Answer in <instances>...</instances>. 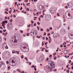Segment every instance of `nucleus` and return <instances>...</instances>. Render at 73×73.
<instances>
[{
  "mask_svg": "<svg viewBox=\"0 0 73 73\" xmlns=\"http://www.w3.org/2000/svg\"><path fill=\"white\" fill-rule=\"evenodd\" d=\"M48 64H50L51 67H49L48 69L49 71L51 72L53 70V69L55 68V64L54 63L52 60H50L48 62Z\"/></svg>",
  "mask_w": 73,
  "mask_h": 73,
  "instance_id": "obj_1",
  "label": "nucleus"
},
{
  "mask_svg": "<svg viewBox=\"0 0 73 73\" xmlns=\"http://www.w3.org/2000/svg\"><path fill=\"white\" fill-rule=\"evenodd\" d=\"M9 62L11 63L12 62L13 63V66H15V59L13 58H11L9 60Z\"/></svg>",
  "mask_w": 73,
  "mask_h": 73,
  "instance_id": "obj_2",
  "label": "nucleus"
},
{
  "mask_svg": "<svg viewBox=\"0 0 73 73\" xmlns=\"http://www.w3.org/2000/svg\"><path fill=\"white\" fill-rule=\"evenodd\" d=\"M27 45L25 44L23 46V48L24 49V50H25V52H28V48H27Z\"/></svg>",
  "mask_w": 73,
  "mask_h": 73,
  "instance_id": "obj_3",
  "label": "nucleus"
},
{
  "mask_svg": "<svg viewBox=\"0 0 73 73\" xmlns=\"http://www.w3.org/2000/svg\"><path fill=\"white\" fill-rule=\"evenodd\" d=\"M55 11V10H54V9L52 7L51 8L50 10V11L51 13H54Z\"/></svg>",
  "mask_w": 73,
  "mask_h": 73,
  "instance_id": "obj_4",
  "label": "nucleus"
},
{
  "mask_svg": "<svg viewBox=\"0 0 73 73\" xmlns=\"http://www.w3.org/2000/svg\"><path fill=\"white\" fill-rule=\"evenodd\" d=\"M12 27V23H10V24L8 25V29L11 28Z\"/></svg>",
  "mask_w": 73,
  "mask_h": 73,
  "instance_id": "obj_5",
  "label": "nucleus"
},
{
  "mask_svg": "<svg viewBox=\"0 0 73 73\" xmlns=\"http://www.w3.org/2000/svg\"><path fill=\"white\" fill-rule=\"evenodd\" d=\"M11 42H13V44L14 45H17V41L16 40H14L13 42V40H12Z\"/></svg>",
  "mask_w": 73,
  "mask_h": 73,
  "instance_id": "obj_6",
  "label": "nucleus"
},
{
  "mask_svg": "<svg viewBox=\"0 0 73 73\" xmlns=\"http://www.w3.org/2000/svg\"><path fill=\"white\" fill-rule=\"evenodd\" d=\"M67 5H68L69 8H70L72 7V3L71 2H70L68 3Z\"/></svg>",
  "mask_w": 73,
  "mask_h": 73,
  "instance_id": "obj_7",
  "label": "nucleus"
},
{
  "mask_svg": "<svg viewBox=\"0 0 73 73\" xmlns=\"http://www.w3.org/2000/svg\"><path fill=\"white\" fill-rule=\"evenodd\" d=\"M66 16L67 19H69L70 17V13H68V15H66Z\"/></svg>",
  "mask_w": 73,
  "mask_h": 73,
  "instance_id": "obj_8",
  "label": "nucleus"
},
{
  "mask_svg": "<svg viewBox=\"0 0 73 73\" xmlns=\"http://www.w3.org/2000/svg\"><path fill=\"white\" fill-rule=\"evenodd\" d=\"M64 54H67L69 52V50H65L64 51Z\"/></svg>",
  "mask_w": 73,
  "mask_h": 73,
  "instance_id": "obj_9",
  "label": "nucleus"
},
{
  "mask_svg": "<svg viewBox=\"0 0 73 73\" xmlns=\"http://www.w3.org/2000/svg\"><path fill=\"white\" fill-rule=\"evenodd\" d=\"M40 58L42 59V60H44V56H40Z\"/></svg>",
  "mask_w": 73,
  "mask_h": 73,
  "instance_id": "obj_10",
  "label": "nucleus"
},
{
  "mask_svg": "<svg viewBox=\"0 0 73 73\" xmlns=\"http://www.w3.org/2000/svg\"><path fill=\"white\" fill-rule=\"evenodd\" d=\"M39 8L40 10L42 9V5L40 6H39Z\"/></svg>",
  "mask_w": 73,
  "mask_h": 73,
  "instance_id": "obj_11",
  "label": "nucleus"
},
{
  "mask_svg": "<svg viewBox=\"0 0 73 73\" xmlns=\"http://www.w3.org/2000/svg\"><path fill=\"white\" fill-rule=\"evenodd\" d=\"M50 15H47L46 16V17L47 19H49L50 18Z\"/></svg>",
  "mask_w": 73,
  "mask_h": 73,
  "instance_id": "obj_12",
  "label": "nucleus"
},
{
  "mask_svg": "<svg viewBox=\"0 0 73 73\" xmlns=\"http://www.w3.org/2000/svg\"><path fill=\"white\" fill-rule=\"evenodd\" d=\"M13 21V20L12 19H10V20H9V21L10 22H11V23L12 22V21Z\"/></svg>",
  "mask_w": 73,
  "mask_h": 73,
  "instance_id": "obj_13",
  "label": "nucleus"
},
{
  "mask_svg": "<svg viewBox=\"0 0 73 73\" xmlns=\"http://www.w3.org/2000/svg\"><path fill=\"white\" fill-rule=\"evenodd\" d=\"M4 22L5 23H6V24H7V23H8V21H7V20H6L4 21Z\"/></svg>",
  "mask_w": 73,
  "mask_h": 73,
  "instance_id": "obj_14",
  "label": "nucleus"
},
{
  "mask_svg": "<svg viewBox=\"0 0 73 73\" xmlns=\"http://www.w3.org/2000/svg\"><path fill=\"white\" fill-rule=\"evenodd\" d=\"M0 64H2V65H3V64H4V63H3V62H0Z\"/></svg>",
  "mask_w": 73,
  "mask_h": 73,
  "instance_id": "obj_15",
  "label": "nucleus"
},
{
  "mask_svg": "<svg viewBox=\"0 0 73 73\" xmlns=\"http://www.w3.org/2000/svg\"><path fill=\"white\" fill-rule=\"evenodd\" d=\"M26 11H29V9L28 8H26Z\"/></svg>",
  "mask_w": 73,
  "mask_h": 73,
  "instance_id": "obj_16",
  "label": "nucleus"
},
{
  "mask_svg": "<svg viewBox=\"0 0 73 73\" xmlns=\"http://www.w3.org/2000/svg\"><path fill=\"white\" fill-rule=\"evenodd\" d=\"M25 60H26V61H28V60L27 59L28 58L26 57H25Z\"/></svg>",
  "mask_w": 73,
  "mask_h": 73,
  "instance_id": "obj_17",
  "label": "nucleus"
},
{
  "mask_svg": "<svg viewBox=\"0 0 73 73\" xmlns=\"http://www.w3.org/2000/svg\"><path fill=\"white\" fill-rule=\"evenodd\" d=\"M5 22H4V21H3L2 23V24H3V25H5Z\"/></svg>",
  "mask_w": 73,
  "mask_h": 73,
  "instance_id": "obj_18",
  "label": "nucleus"
},
{
  "mask_svg": "<svg viewBox=\"0 0 73 73\" xmlns=\"http://www.w3.org/2000/svg\"><path fill=\"white\" fill-rule=\"evenodd\" d=\"M31 67H32V68H33V67L35 68H36V67L34 66H31Z\"/></svg>",
  "mask_w": 73,
  "mask_h": 73,
  "instance_id": "obj_19",
  "label": "nucleus"
},
{
  "mask_svg": "<svg viewBox=\"0 0 73 73\" xmlns=\"http://www.w3.org/2000/svg\"><path fill=\"white\" fill-rule=\"evenodd\" d=\"M21 58H24V56L23 55H22L21 57Z\"/></svg>",
  "mask_w": 73,
  "mask_h": 73,
  "instance_id": "obj_20",
  "label": "nucleus"
},
{
  "mask_svg": "<svg viewBox=\"0 0 73 73\" xmlns=\"http://www.w3.org/2000/svg\"><path fill=\"white\" fill-rule=\"evenodd\" d=\"M12 52L13 53H15V50H13L12 51Z\"/></svg>",
  "mask_w": 73,
  "mask_h": 73,
  "instance_id": "obj_21",
  "label": "nucleus"
},
{
  "mask_svg": "<svg viewBox=\"0 0 73 73\" xmlns=\"http://www.w3.org/2000/svg\"><path fill=\"white\" fill-rule=\"evenodd\" d=\"M42 46H43L44 45V41H43L42 42Z\"/></svg>",
  "mask_w": 73,
  "mask_h": 73,
  "instance_id": "obj_22",
  "label": "nucleus"
},
{
  "mask_svg": "<svg viewBox=\"0 0 73 73\" xmlns=\"http://www.w3.org/2000/svg\"><path fill=\"white\" fill-rule=\"evenodd\" d=\"M69 66V64H68V65L66 66V67L67 68H69L68 67V66Z\"/></svg>",
  "mask_w": 73,
  "mask_h": 73,
  "instance_id": "obj_23",
  "label": "nucleus"
},
{
  "mask_svg": "<svg viewBox=\"0 0 73 73\" xmlns=\"http://www.w3.org/2000/svg\"><path fill=\"white\" fill-rule=\"evenodd\" d=\"M38 52H40V50H38L36 51V53H37Z\"/></svg>",
  "mask_w": 73,
  "mask_h": 73,
  "instance_id": "obj_24",
  "label": "nucleus"
},
{
  "mask_svg": "<svg viewBox=\"0 0 73 73\" xmlns=\"http://www.w3.org/2000/svg\"><path fill=\"white\" fill-rule=\"evenodd\" d=\"M5 13L6 14H8V12L7 11H5Z\"/></svg>",
  "mask_w": 73,
  "mask_h": 73,
  "instance_id": "obj_25",
  "label": "nucleus"
},
{
  "mask_svg": "<svg viewBox=\"0 0 73 73\" xmlns=\"http://www.w3.org/2000/svg\"><path fill=\"white\" fill-rule=\"evenodd\" d=\"M37 24H38V25H40V22H37Z\"/></svg>",
  "mask_w": 73,
  "mask_h": 73,
  "instance_id": "obj_26",
  "label": "nucleus"
},
{
  "mask_svg": "<svg viewBox=\"0 0 73 73\" xmlns=\"http://www.w3.org/2000/svg\"><path fill=\"white\" fill-rule=\"evenodd\" d=\"M6 49H8V46H6L5 47Z\"/></svg>",
  "mask_w": 73,
  "mask_h": 73,
  "instance_id": "obj_27",
  "label": "nucleus"
},
{
  "mask_svg": "<svg viewBox=\"0 0 73 73\" xmlns=\"http://www.w3.org/2000/svg\"><path fill=\"white\" fill-rule=\"evenodd\" d=\"M27 36H29V33H27Z\"/></svg>",
  "mask_w": 73,
  "mask_h": 73,
  "instance_id": "obj_28",
  "label": "nucleus"
},
{
  "mask_svg": "<svg viewBox=\"0 0 73 73\" xmlns=\"http://www.w3.org/2000/svg\"><path fill=\"white\" fill-rule=\"evenodd\" d=\"M66 72L67 73H69V70H66Z\"/></svg>",
  "mask_w": 73,
  "mask_h": 73,
  "instance_id": "obj_29",
  "label": "nucleus"
},
{
  "mask_svg": "<svg viewBox=\"0 0 73 73\" xmlns=\"http://www.w3.org/2000/svg\"><path fill=\"white\" fill-rule=\"evenodd\" d=\"M40 30L41 31H44V30H43V29H42V28H41L40 29Z\"/></svg>",
  "mask_w": 73,
  "mask_h": 73,
  "instance_id": "obj_30",
  "label": "nucleus"
},
{
  "mask_svg": "<svg viewBox=\"0 0 73 73\" xmlns=\"http://www.w3.org/2000/svg\"><path fill=\"white\" fill-rule=\"evenodd\" d=\"M60 46L61 48H62V47H63V44L60 45Z\"/></svg>",
  "mask_w": 73,
  "mask_h": 73,
  "instance_id": "obj_31",
  "label": "nucleus"
},
{
  "mask_svg": "<svg viewBox=\"0 0 73 73\" xmlns=\"http://www.w3.org/2000/svg\"><path fill=\"white\" fill-rule=\"evenodd\" d=\"M52 56L51 55H50L49 56V57L50 58H51L52 57Z\"/></svg>",
  "mask_w": 73,
  "mask_h": 73,
  "instance_id": "obj_32",
  "label": "nucleus"
},
{
  "mask_svg": "<svg viewBox=\"0 0 73 73\" xmlns=\"http://www.w3.org/2000/svg\"><path fill=\"white\" fill-rule=\"evenodd\" d=\"M73 54H71L70 53V54H68L69 56H70V55H72Z\"/></svg>",
  "mask_w": 73,
  "mask_h": 73,
  "instance_id": "obj_33",
  "label": "nucleus"
},
{
  "mask_svg": "<svg viewBox=\"0 0 73 73\" xmlns=\"http://www.w3.org/2000/svg\"><path fill=\"white\" fill-rule=\"evenodd\" d=\"M42 50H41V51H42V52L43 50H44V48H42Z\"/></svg>",
  "mask_w": 73,
  "mask_h": 73,
  "instance_id": "obj_34",
  "label": "nucleus"
},
{
  "mask_svg": "<svg viewBox=\"0 0 73 73\" xmlns=\"http://www.w3.org/2000/svg\"><path fill=\"white\" fill-rule=\"evenodd\" d=\"M32 31H31L30 33V34L31 36H32Z\"/></svg>",
  "mask_w": 73,
  "mask_h": 73,
  "instance_id": "obj_35",
  "label": "nucleus"
},
{
  "mask_svg": "<svg viewBox=\"0 0 73 73\" xmlns=\"http://www.w3.org/2000/svg\"><path fill=\"white\" fill-rule=\"evenodd\" d=\"M8 70H9V69H10V67L8 66Z\"/></svg>",
  "mask_w": 73,
  "mask_h": 73,
  "instance_id": "obj_36",
  "label": "nucleus"
},
{
  "mask_svg": "<svg viewBox=\"0 0 73 73\" xmlns=\"http://www.w3.org/2000/svg\"><path fill=\"white\" fill-rule=\"evenodd\" d=\"M50 33H48L47 34V36H50Z\"/></svg>",
  "mask_w": 73,
  "mask_h": 73,
  "instance_id": "obj_37",
  "label": "nucleus"
},
{
  "mask_svg": "<svg viewBox=\"0 0 73 73\" xmlns=\"http://www.w3.org/2000/svg\"><path fill=\"white\" fill-rule=\"evenodd\" d=\"M20 32L21 33H23V31L22 30H21L20 31Z\"/></svg>",
  "mask_w": 73,
  "mask_h": 73,
  "instance_id": "obj_38",
  "label": "nucleus"
},
{
  "mask_svg": "<svg viewBox=\"0 0 73 73\" xmlns=\"http://www.w3.org/2000/svg\"><path fill=\"white\" fill-rule=\"evenodd\" d=\"M3 32H6V30H3Z\"/></svg>",
  "mask_w": 73,
  "mask_h": 73,
  "instance_id": "obj_39",
  "label": "nucleus"
},
{
  "mask_svg": "<svg viewBox=\"0 0 73 73\" xmlns=\"http://www.w3.org/2000/svg\"><path fill=\"white\" fill-rule=\"evenodd\" d=\"M0 33H3V31L1 30H0Z\"/></svg>",
  "mask_w": 73,
  "mask_h": 73,
  "instance_id": "obj_40",
  "label": "nucleus"
},
{
  "mask_svg": "<svg viewBox=\"0 0 73 73\" xmlns=\"http://www.w3.org/2000/svg\"><path fill=\"white\" fill-rule=\"evenodd\" d=\"M46 33H44V34L43 35V36H45L46 35Z\"/></svg>",
  "mask_w": 73,
  "mask_h": 73,
  "instance_id": "obj_41",
  "label": "nucleus"
},
{
  "mask_svg": "<svg viewBox=\"0 0 73 73\" xmlns=\"http://www.w3.org/2000/svg\"><path fill=\"white\" fill-rule=\"evenodd\" d=\"M34 26H36V23H35L34 24Z\"/></svg>",
  "mask_w": 73,
  "mask_h": 73,
  "instance_id": "obj_42",
  "label": "nucleus"
},
{
  "mask_svg": "<svg viewBox=\"0 0 73 73\" xmlns=\"http://www.w3.org/2000/svg\"><path fill=\"white\" fill-rule=\"evenodd\" d=\"M45 38L44 37H43L42 38V40H45Z\"/></svg>",
  "mask_w": 73,
  "mask_h": 73,
  "instance_id": "obj_43",
  "label": "nucleus"
},
{
  "mask_svg": "<svg viewBox=\"0 0 73 73\" xmlns=\"http://www.w3.org/2000/svg\"><path fill=\"white\" fill-rule=\"evenodd\" d=\"M49 32V29H47V32Z\"/></svg>",
  "mask_w": 73,
  "mask_h": 73,
  "instance_id": "obj_44",
  "label": "nucleus"
},
{
  "mask_svg": "<svg viewBox=\"0 0 73 73\" xmlns=\"http://www.w3.org/2000/svg\"><path fill=\"white\" fill-rule=\"evenodd\" d=\"M64 57H66V58H67V55H66L64 56Z\"/></svg>",
  "mask_w": 73,
  "mask_h": 73,
  "instance_id": "obj_45",
  "label": "nucleus"
},
{
  "mask_svg": "<svg viewBox=\"0 0 73 73\" xmlns=\"http://www.w3.org/2000/svg\"><path fill=\"white\" fill-rule=\"evenodd\" d=\"M31 23L33 24V23H34V21H31Z\"/></svg>",
  "mask_w": 73,
  "mask_h": 73,
  "instance_id": "obj_46",
  "label": "nucleus"
},
{
  "mask_svg": "<svg viewBox=\"0 0 73 73\" xmlns=\"http://www.w3.org/2000/svg\"><path fill=\"white\" fill-rule=\"evenodd\" d=\"M53 71H55V72H56V71H57V69H54L53 70Z\"/></svg>",
  "mask_w": 73,
  "mask_h": 73,
  "instance_id": "obj_47",
  "label": "nucleus"
},
{
  "mask_svg": "<svg viewBox=\"0 0 73 73\" xmlns=\"http://www.w3.org/2000/svg\"><path fill=\"white\" fill-rule=\"evenodd\" d=\"M48 44V42H46V43H45V45H46V44Z\"/></svg>",
  "mask_w": 73,
  "mask_h": 73,
  "instance_id": "obj_48",
  "label": "nucleus"
},
{
  "mask_svg": "<svg viewBox=\"0 0 73 73\" xmlns=\"http://www.w3.org/2000/svg\"><path fill=\"white\" fill-rule=\"evenodd\" d=\"M2 27H3V28H5V27H4V25H2Z\"/></svg>",
  "mask_w": 73,
  "mask_h": 73,
  "instance_id": "obj_49",
  "label": "nucleus"
},
{
  "mask_svg": "<svg viewBox=\"0 0 73 73\" xmlns=\"http://www.w3.org/2000/svg\"><path fill=\"white\" fill-rule=\"evenodd\" d=\"M17 2H15V5H17Z\"/></svg>",
  "mask_w": 73,
  "mask_h": 73,
  "instance_id": "obj_50",
  "label": "nucleus"
},
{
  "mask_svg": "<svg viewBox=\"0 0 73 73\" xmlns=\"http://www.w3.org/2000/svg\"><path fill=\"white\" fill-rule=\"evenodd\" d=\"M31 27V25L29 24V25L27 26L28 27Z\"/></svg>",
  "mask_w": 73,
  "mask_h": 73,
  "instance_id": "obj_51",
  "label": "nucleus"
},
{
  "mask_svg": "<svg viewBox=\"0 0 73 73\" xmlns=\"http://www.w3.org/2000/svg\"><path fill=\"white\" fill-rule=\"evenodd\" d=\"M5 18H6L5 19V20H6V19H7V17H5Z\"/></svg>",
  "mask_w": 73,
  "mask_h": 73,
  "instance_id": "obj_52",
  "label": "nucleus"
},
{
  "mask_svg": "<svg viewBox=\"0 0 73 73\" xmlns=\"http://www.w3.org/2000/svg\"><path fill=\"white\" fill-rule=\"evenodd\" d=\"M24 13L25 14H27V11H25L24 12Z\"/></svg>",
  "mask_w": 73,
  "mask_h": 73,
  "instance_id": "obj_53",
  "label": "nucleus"
},
{
  "mask_svg": "<svg viewBox=\"0 0 73 73\" xmlns=\"http://www.w3.org/2000/svg\"><path fill=\"white\" fill-rule=\"evenodd\" d=\"M46 60V61H48V60H49V58H47Z\"/></svg>",
  "mask_w": 73,
  "mask_h": 73,
  "instance_id": "obj_54",
  "label": "nucleus"
},
{
  "mask_svg": "<svg viewBox=\"0 0 73 73\" xmlns=\"http://www.w3.org/2000/svg\"><path fill=\"white\" fill-rule=\"evenodd\" d=\"M44 11H46V10H45V9H44V10L42 11L43 13H44Z\"/></svg>",
  "mask_w": 73,
  "mask_h": 73,
  "instance_id": "obj_55",
  "label": "nucleus"
},
{
  "mask_svg": "<svg viewBox=\"0 0 73 73\" xmlns=\"http://www.w3.org/2000/svg\"><path fill=\"white\" fill-rule=\"evenodd\" d=\"M28 0H25V2H26V1H27V2H28Z\"/></svg>",
  "mask_w": 73,
  "mask_h": 73,
  "instance_id": "obj_56",
  "label": "nucleus"
},
{
  "mask_svg": "<svg viewBox=\"0 0 73 73\" xmlns=\"http://www.w3.org/2000/svg\"><path fill=\"white\" fill-rule=\"evenodd\" d=\"M57 16H60V15H59V13H58L57 14Z\"/></svg>",
  "mask_w": 73,
  "mask_h": 73,
  "instance_id": "obj_57",
  "label": "nucleus"
},
{
  "mask_svg": "<svg viewBox=\"0 0 73 73\" xmlns=\"http://www.w3.org/2000/svg\"><path fill=\"white\" fill-rule=\"evenodd\" d=\"M49 29H50V30H52V28L51 27V28H49Z\"/></svg>",
  "mask_w": 73,
  "mask_h": 73,
  "instance_id": "obj_58",
  "label": "nucleus"
},
{
  "mask_svg": "<svg viewBox=\"0 0 73 73\" xmlns=\"http://www.w3.org/2000/svg\"><path fill=\"white\" fill-rule=\"evenodd\" d=\"M13 73H16V71H15V70L13 71Z\"/></svg>",
  "mask_w": 73,
  "mask_h": 73,
  "instance_id": "obj_59",
  "label": "nucleus"
},
{
  "mask_svg": "<svg viewBox=\"0 0 73 73\" xmlns=\"http://www.w3.org/2000/svg\"><path fill=\"white\" fill-rule=\"evenodd\" d=\"M46 40H48V37H46Z\"/></svg>",
  "mask_w": 73,
  "mask_h": 73,
  "instance_id": "obj_60",
  "label": "nucleus"
},
{
  "mask_svg": "<svg viewBox=\"0 0 73 73\" xmlns=\"http://www.w3.org/2000/svg\"><path fill=\"white\" fill-rule=\"evenodd\" d=\"M13 17H16V15H13Z\"/></svg>",
  "mask_w": 73,
  "mask_h": 73,
  "instance_id": "obj_61",
  "label": "nucleus"
},
{
  "mask_svg": "<svg viewBox=\"0 0 73 73\" xmlns=\"http://www.w3.org/2000/svg\"><path fill=\"white\" fill-rule=\"evenodd\" d=\"M0 29H3V28H2V27H0Z\"/></svg>",
  "mask_w": 73,
  "mask_h": 73,
  "instance_id": "obj_62",
  "label": "nucleus"
},
{
  "mask_svg": "<svg viewBox=\"0 0 73 73\" xmlns=\"http://www.w3.org/2000/svg\"><path fill=\"white\" fill-rule=\"evenodd\" d=\"M22 9H23V7H21V8L20 9V10H22Z\"/></svg>",
  "mask_w": 73,
  "mask_h": 73,
  "instance_id": "obj_63",
  "label": "nucleus"
},
{
  "mask_svg": "<svg viewBox=\"0 0 73 73\" xmlns=\"http://www.w3.org/2000/svg\"><path fill=\"white\" fill-rule=\"evenodd\" d=\"M71 69H72V70H73V66H72L71 67Z\"/></svg>",
  "mask_w": 73,
  "mask_h": 73,
  "instance_id": "obj_64",
  "label": "nucleus"
}]
</instances>
